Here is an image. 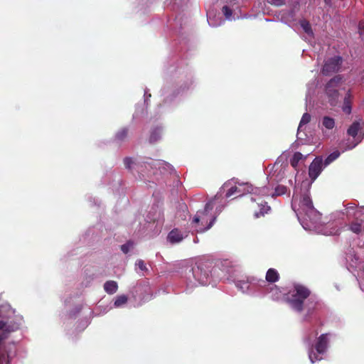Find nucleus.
<instances>
[{
	"mask_svg": "<svg viewBox=\"0 0 364 364\" xmlns=\"http://www.w3.org/2000/svg\"><path fill=\"white\" fill-rule=\"evenodd\" d=\"M303 186L306 187L305 191L299 195L296 189L294 192L291 208L296 213L301 225L306 230L314 231L317 233L330 235H336L338 230L331 227L332 224L324 225L321 222V214L314 205L309 195L311 183L308 181L303 182Z\"/></svg>",
	"mask_w": 364,
	"mask_h": 364,
	"instance_id": "1",
	"label": "nucleus"
},
{
	"mask_svg": "<svg viewBox=\"0 0 364 364\" xmlns=\"http://www.w3.org/2000/svg\"><path fill=\"white\" fill-rule=\"evenodd\" d=\"M286 300L293 311L303 314L304 320H307L321 306L317 297L311 295L309 289L301 284L294 286L287 294Z\"/></svg>",
	"mask_w": 364,
	"mask_h": 364,
	"instance_id": "2",
	"label": "nucleus"
},
{
	"mask_svg": "<svg viewBox=\"0 0 364 364\" xmlns=\"http://www.w3.org/2000/svg\"><path fill=\"white\" fill-rule=\"evenodd\" d=\"M192 270L194 278L202 285H208L212 277H219V267L209 259L198 260Z\"/></svg>",
	"mask_w": 364,
	"mask_h": 364,
	"instance_id": "3",
	"label": "nucleus"
},
{
	"mask_svg": "<svg viewBox=\"0 0 364 364\" xmlns=\"http://www.w3.org/2000/svg\"><path fill=\"white\" fill-rule=\"evenodd\" d=\"M261 193L263 195L269 194L268 188L265 187H252L247 183L240 182L237 178L229 180V198L235 196V198L242 196L246 193L259 196Z\"/></svg>",
	"mask_w": 364,
	"mask_h": 364,
	"instance_id": "4",
	"label": "nucleus"
},
{
	"mask_svg": "<svg viewBox=\"0 0 364 364\" xmlns=\"http://www.w3.org/2000/svg\"><path fill=\"white\" fill-rule=\"evenodd\" d=\"M219 195L222 196V193H218L215 196V198L212 201L207 203L204 209L203 210L198 211L193 218V223L198 224L201 222V225L203 226L206 225L204 228H200V229L197 230L198 232H203L212 227L215 218L209 216L208 213L210 210H213L214 205L216 203L217 200L220 197Z\"/></svg>",
	"mask_w": 364,
	"mask_h": 364,
	"instance_id": "5",
	"label": "nucleus"
},
{
	"mask_svg": "<svg viewBox=\"0 0 364 364\" xmlns=\"http://www.w3.org/2000/svg\"><path fill=\"white\" fill-rule=\"evenodd\" d=\"M328 346V334H321L314 348L311 346L309 349V358L311 363H314L316 361L320 360L323 358V355L326 353Z\"/></svg>",
	"mask_w": 364,
	"mask_h": 364,
	"instance_id": "6",
	"label": "nucleus"
},
{
	"mask_svg": "<svg viewBox=\"0 0 364 364\" xmlns=\"http://www.w3.org/2000/svg\"><path fill=\"white\" fill-rule=\"evenodd\" d=\"M343 82V77L338 75L331 79L326 85L325 91L332 106L336 105L338 102V89Z\"/></svg>",
	"mask_w": 364,
	"mask_h": 364,
	"instance_id": "7",
	"label": "nucleus"
},
{
	"mask_svg": "<svg viewBox=\"0 0 364 364\" xmlns=\"http://www.w3.org/2000/svg\"><path fill=\"white\" fill-rule=\"evenodd\" d=\"M343 59L341 56L336 55L325 61L322 69V73L326 75L337 73L341 70Z\"/></svg>",
	"mask_w": 364,
	"mask_h": 364,
	"instance_id": "8",
	"label": "nucleus"
},
{
	"mask_svg": "<svg viewBox=\"0 0 364 364\" xmlns=\"http://www.w3.org/2000/svg\"><path fill=\"white\" fill-rule=\"evenodd\" d=\"M323 167L325 166L324 165L323 166L322 159L316 158L312 161L309 168V175L312 181L319 176Z\"/></svg>",
	"mask_w": 364,
	"mask_h": 364,
	"instance_id": "9",
	"label": "nucleus"
},
{
	"mask_svg": "<svg viewBox=\"0 0 364 364\" xmlns=\"http://www.w3.org/2000/svg\"><path fill=\"white\" fill-rule=\"evenodd\" d=\"M183 239L182 232L178 229H173L168 235L167 240L171 244L178 243Z\"/></svg>",
	"mask_w": 364,
	"mask_h": 364,
	"instance_id": "10",
	"label": "nucleus"
},
{
	"mask_svg": "<svg viewBox=\"0 0 364 364\" xmlns=\"http://www.w3.org/2000/svg\"><path fill=\"white\" fill-rule=\"evenodd\" d=\"M129 129L127 127H122L115 134L114 141L117 144H121L127 139Z\"/></svg>",
	"mask_w": 364,
	"mask_h": 364,
	"instance_id": "11",
	"label": "nucleus"
},
{
	"mask_svg": "<svg viewBox=\"0 0 364 364\" xmlns=\"http://www.w3.org/2000/svg\"><path fill=\"white\" fill-rule=\"evenodd\" d=\"M352 99H353V95L351 94L350 90H348V92L346 94L345 97H344L343 104V106H342V110L346 114H349L351 113V110H352V107H351Z\"/></svg>",
	"mask_w": 364,
	"mask_h": 364,
	"instance_id": "12",
	"label": "nucleus"
},
{
	"mask_svg": "<svg viewBox=\"0 0 364 364\" xmlns=\"http://www.w3.org/2000/svg\"><path fill=\"white\" fill-rule=\"evenodd\" d=\"M146 164L151 166V164L146 161H136L131 157H126L124 159V164L128 169H132V165H134V168L136 169H139V166H143V164L146 167Z\"/></svg>",
	"mask_w": 364,
	"mask_h": 364,
	"instance_id": "13",
	"label": "nucleus"
},
{
	"mask_svg": "<svg viewBox=\"0 0 364 364\" xmlns=\"http://www.w3.org/2000/svg\"><path fill=\"white\" fill-rule=\"evenodd\" d=\"M336 123L333 118L325 116L321 119V128L324 132V129L332 130L335 127Z\"/></svg>",
	"mask_w": 364,
	"mask_h": 364,
	"instance_id": "14",
	"label": "nucleus"
},
{
	"mask_svg": "<svg viewBox=\"0 0 364 364\" xmlns=\"http://www.w3.org/2000/svg\"><path fill=\"white\" fill-rule=\"evenodd\" d=\"M265 188H268L269 194H265V196H269L271 195L272 197L277 196H282L285 194L287 191V188L284 186H278L275 188L274 193H272L269 187ZM259 196H264V195L261 193Z\"/></svg>",
	"mask_w": 364,
	"mask_h": 364,
	"instance_id": "15",
	"label": "nucleus"
},
{
	"mask_svg": "<svg viewBox=\"0 0 364 364\" xmlns=\"http://www.w3.org/2000/svg\"><path fill=\"white\" fill-rule=\"evenodd\" d=\"M356 205L349 203L344 209L343 214H346L348 218H354L358 216V210L355 209Z\"/></svg>",
	"mask_w": 364,
	"mask_h": 364,
	"instance_id": "16",
	"label": "nucleus"
},
{
	"mask_svg": "<svg viewBox=\"0 0 364 364\" xmlns=\"http://www.w3.org/2000/svg\"><path fill=\"white\" fill-rule=\"evenodd\" d=\"M118 289L117 283L114 281H107L104 284L105 291L109 294H114Z\"/></svg>",
	"mask_w": 364,
	"mask_h": 364,
	"instance_id": "17",
	"label": "nucleus"
},
{
	"mask_svg": "<svg viewBox=\"0 0 364 364\" xmlns=\"http://www.w3.org/2000/svg\"><path fill=\"white\" fill-rule=\"evenodd\" d=\"M162 134V129L161 127H156L154 128L151 130L150 137H149V142L150 143H155L156 142L161 136Z\"/></svg>",
	"mask_w": 364,
	"mask_h": 364,
	"instance_id": "18",
	"label": "nucleus"
},
{
	"mask_svg": "<svg viewBox=\"0 0 364 364\" xmlns=\"http://www.w3.org/2000/svg\"><path fill=\"white\" fill-rule=\"evenodd\" d=\"M266 279L269 282H275L279 279V273L274 269H269L266 274Z\"/></svg>",
	"mask_w": 364,
	"mask_h": 364,
	"instance_id": "19",
	"label": "nucleus"
},
{
	"mask_svg": "<svg viewBox=\"0 0 364 364\" xmlns=\"http://www.w3.org/2000/svg\"><path fill=\"white\" fill-rule=\"evenodd\" d=\"M360 128V123L358 122H355L348 129L347 133L349 136L355 137L358 134Z\"/></svg>",
	"mask_w": 364,
	"mask_h": 364,
	"instance_id": "20",
	"label": "nucleus"
},
{
	"mask_svg": "<svg viewBox=\"0 0 364 364\" xmlns=\"http://www.w3.org/2000/svg\"><path fill=\"white\" fill-rule=\"evenodd\" d=\"M311 120V115L309 113H304L301 119L299 127L298 134L303 130L304 127Z\"/></svg>",
	"mask_w": 364,
	"mask_h": 364,
	"instance_id": "21",
	"label": "nucleus"
},
{
	"mask_svg": "<svg viewBox=\"0 0 364 364\" xmlns=\"http://www.w3.org/2000/svg\"><path fill=\"white\" fill-rule=\"evenodd\" d=\"M235 284L237 288L243 293L247 292L250 288V282L248 281L240 280L235 282Z\"/></svg>",
	"mask_w": 364,
	"mask_h": 364,
	"instance_id": "22",
	"label": "nucleus"
},
{
	"mask_svg": "<svg viewBox=\"0 0 364 364\" xmlns=\"http://www.w3.org/2000/svg\"><path fill=\"white\" fill-rule=\"evenodd\" d=\"M300 26L302 28V29L304 30V31L309 37H312L313 36V31L311 29V25L309 24V23L307 21H306L304 19L301 20L300 21Z\"/></svg>",
	"mask_w": 364,
	"mask_h": 364,
	"instance_id": "23",
	"label": "nucleus"
},
{
	"mask_svg": "<svg viewBox=\"0 0 364 364\" xmlns=\"http://www.w3.org/2000/svg\"><path fill=\"white\" fill-rule=\"evenodd\" d=\"M259 207H260V211L256 212L255 213V218H259L261 215H264V214L267 213L268 211L270 210V207L267 205V203L261 202L260 203H258Z\"/></svg>",
	"mask_w": 364,
	"mask_h": 364,
	"instance_id": "24",
	"label": "nucleus"
},
{
	"mask_svg": "<svg viewBox=\"0 0 364 364\" xmlns=\"http://www.w3.org/2000/svg\"><path fill=\"white\" fill-rule=\"evenodd\" d=\"M306 156H304L300 152H296L292 159H291V165L296 168L299 164V162L303 159H305Z\"/></svg>",
	"mask_w": 364,
	"mask_h": 364,
	"instance_id": "25",
	"label": "nucleus"
},
{
	"mask_svg": "<svg viewBox=\"0 0 364 364\" xmlns=\"http://www.w3.org/2000/svg\"><path fill=\"white\" fill-rule=\"evenodd\" d=\"M340 152L338 151H335L329 154L324 161V166L329 165L331 162L338 159L340 156Z\"/></svg>",
	"mask_w": 364,
	"mask_h": 364,
	"instance_id": "26",
	"label": "nucleus"
},
{
	"mask_svg": "<svg viewBox=\"0 0 364 364\" xmlns=\"http://www.w3.org/2000/svg\"><path fill=\"white\" fill-rule=\"evenodd\" d=\"M350 230L356 234L363 233V223H353L350 226Z\"/></svg>",
	"mask_w": 364,
	"mask_h": 364,
	"instance_id": "27",
	"label": "nucleus"
},
{
	"mask_svg": "<svg viewBox=\"0 0 364 364\" xmlns=\"http://www.w3.org/2000/svg\"><path fill=\"white\" fill-rule=\"evenodd\" d=\"M127 301V296L125 295H120V296H118L115 301H114V306L116 307H119L121 306L122 305L126 304Z\"/></svg>",
	"mask_w": 364,
	"mask_h": 364,
	"instance_id": "28",
	"label": "nucleus"
},
{
	"mask_svg": "<svg viewBox=\"0 0 364 364\" xmlns=\"http://www.w3.org/2000/svg\"><path fill=\"white\" fill-rule=\"evenodd\" d=\"M272 297L273 299L277 300L279 299L282 296V292L279 291V289L277 288V287H274L271 290Z\"/></svg>",
	"mask_w": 364,
	"mask_h": 364,
	"instance_id": "29",
	"label": "nucleus"
},
{
	"mask_svg": "<svg viewBox=\"0 0 364 364\" xmlns=\"http://www.w3.org/2000/svg\"><path fill=\"white\" fill-rule=\"evenodd\" d=\"M133 242L131 241L127 242V243L122 245L121 246V250L124 253L127 254L129 252V249L133 246Z\"/></svg>",
	"mask_w": 364,
	"mask_h": 364,
	"instance_id": "30",
	"label": "nucleus"
},
{
	"mask_svg": "<svg viewBox=\"0 0 364 364\" xmlns=\"http://www.w3.org/2000/svg\"><path fill=\"white\" fill-rule=\"evenodd\" d=\"M136 265L140 269L141 271H148V269L146 267L144 262L142 259H138L136 262Z\"/></svg>",
	"mask_w": 364,
	"mask_h": 364,
	"instance_id": "31",
	"label": "nucleus"
},
{
	"mask_svg": "<svg viewBox=\"0 0 364 364\" xmlns=\"http://www.w3.org/2000/svg\"><path fill=\"white\" fill-rule=\"evenodd\" d=\"M358 30H359L360 35L364 39V21H362L359 23Z\"/></svg>",
	"mask_w": 364,
	"mask_h": 364,
	"instance_id": "32",
	"label": "nucleus"
},
{
	"mask_svg": "<svg viewBox=\"0 0 364 364\" xmlns=\"http://www.w3.org/2000/svg\"><path fill=\"white\" fill-rule=\"evenodd\" d=\"M269 3L276 5L281 6L284 4V0H268Z\"/></svg>",
	"mask_w": 364,
	"mask_h": 364,
	"instance_id": "33",
	"label": "nucleus"
},
{
	"mask_svg": "<svg viewBox=\"0 0 364 364\" xmlns=\"http://www.w3.org/2000/svg\"><path fill=\"white\" fill-rule=\"evenodd\" d=\"M222 11L225 16V18H228V5H225L222 8Z\"/></svg>",
	"mask_w": 364,
	"mask_h": 364,
	"instance_id": "34",
	"label": "nucleus"
},
{
	"mask_svg": "<svg viewBox=\"0 0 364 364\" xmlns=\"http://www.w3.org/2000/svg\"><path fill=\"white\" fill-rule=\"evenodd\" d=\"M360 141H358L354 144H353L352 145H348V147H347V149H353L354 147H355L360 142Z\"/></svg>",
	"mask_w": 364,
	"mask_h": 364,
	"instance_id": "35",
	"label": "nucleus"
},
{
	"mask_svg": "<svg viewBox=\"0 0 364 364\" xmlns=\"http://www.w3.org/2000/svg\"><path fill=\"white\" fill-rule=\"evenodd\" d=\"M6 326V323L3 321H0V329H4Z\"/></svg>",
	"mask_w": 364,
	"mask_h": 364,
	"instance_id": "36",
	"label": "nucleus"
},
{
	"mask_svg": "<svg viewBox=\"0 0 364 364\" xmlns=\"http://www.w3.org/2000/svg\"><path fill=\"white\" fill-rule=\"evenodd\" d=\"M231 16H232V13H231V11L229 9V14H228V16H229V21L231 20Z\"/></svg>",
	"mask_w": 364,
	"mask_h": 364,
	"instance_id": "37",
	"label": "nucleus"
},
{
	"mask_svg": "<svg viewBox=\"0 0 364 364\" xmlns=\"http://www.w3.org/2000/svg\"><path fill=\"white\" fill-rule=\"evenodd\" d=\"M208 21H209L210 24L213 25V24L212 23H210V14H208Z\"/></svg>",
	"mask_w": 364,
	"mask_h": 364,
	"instance_id": "38",
	"label": "nucleus"
},
{
	"mask_svg": "<svg viewBox=\"0 0 364 364\" xmlns=\"http://www.w3.org/2000/svg\"><path fill=\"white\" fill-rule=\"evenodd\" d=\"M326 4H330L331 0H324Z\"/></svg>",
	"mask_w": 364,
	"mask_h": 364,
	"instance_id": "39",
	"label": "nucleus"
},
{
	"mask_svg": "<svg viewBox=\"0 0 364 364\" xmlns=\"http://www.w3.org/2000/svg\"><path fill=\"white\" fill-rule=\"evenodd\" d=\"M360 289L364 291V285L360 284Z\"/></svg>",
	"mask_w": 364,
	"mask_h": 364,
	"instance_id": "40",
	"label": "nucleus"
},
{
	"mask_svg": "<svg viewBox=\"0 0 364 364\" xmlns=\"http://www.w3.org/2000/svg\"><path fill=\"white\" fill-rule=\"evenodd\" d=\"M251 200H252V201H256V198H255L252 197V198H251Z\"/></svg>",
	"mask_w": 364,
	"mask_h": 364,
	"instance_id": "41",
	"label": "nucleus"
},
{
	"mask_svg": "<svg viewBox=\"0 0 364 364\" xmlns=\"http://www.w3.org/2000/svg\"><path fill=\"white\" fill-rule=\"evenodd\" d=\"M363 233H364V222L363 223Z\"/></svg>",
	"mask_w": 364,
	"mask_h": 364,
	"instance_id": "42",
	"label": "nucleus"
},
{
	"mask_svg": "<svg viewBox=\"0 0 364 364\" xmlns=\"http://www.w3.org/2000/svg\"><path fill=\"white\" fill-rule=\"evenodd\" d=\"M310 338H307L308 342H310Z\"/></svg>",
	"mask_w": 364,
	"mask_h": 364,
	"instance_id": "43",
	"label": "nucleus"
}]
</instances>
